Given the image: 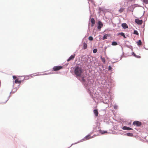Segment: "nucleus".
Masks as SVG:
<instances>
[{
  "instance_id": "1",
  "label": "nucleus",
  "mask_w": 148,
  "mask_h": 148,
  "mask_svg": "<svg viewBox=\"0 0 148 148\" xmlns=\"http://www.w3.org/2000/svg\"><path fill=\"white\" fill-rule=\"evenodd\" d=\"M81 79L82 81L84 82V84L85 86L86 89L89 93L91 97L96 102V100L98 99V95L96 93H94L92 92L93 89V84L90 82L88 81V84H86L85 83V79L84 77H82Z\"/></svg>"
},
{
  "instance_id": "2",
  "label": "nucleus",
  "mask_w": 148,
  "mask_h": 148,
  "mask_svg": "<svg viewBox=\"0 0 148 148\" xmlns=\"http://www.w3.org/2000/svg\"><path fill=\"white\" fill-rule=\"evenodd\" d=\"M74 69L75 74L77 76H80L82 73V69L81 67L79 66H76Z\"/></svg>"
},
{
  "instance_id": "3",
  "label": "nucleus",
  "mask_w": 148,
  "mask_h": 148,
  "mask_svg": "<svg viewBox=\"0 0 148 148\" xmlns=\"http://www.w3.org/2000/svg\"><path fill=\"white\" fill-rule=\"evenodd\" d=\"M53 73H51V72L48 73H43V72H38L37 73H35L34 74H32L31 75V76H32V75H33V76H36V75H45L47 74H52Z\"/></svg>"
},
{
  "instance_id": "4",
  "label": "nucleus",
  "mask_w": 148,
  "mask_h": 148,
  "mask_svg": "<svg viewBox=\"0 0 148 148\" xmlns=\"http://www.w3.org/2000/svg\"><path fill=\"white\" fill-rule=\"evenodd\" d=\"M95 135H94L92 136H90V134H88L87 136H86L82 140H81V141H82L84 140H86L90 138H93Z\"/></svg>"
},
{
  "instance_id": "5",
  "label": "nucleus",
  "mask_w": 148,
  "mask_h": 148,
  "mask_svg": "<svg viewBox=\"0 0 148 148\" xmlns=\"http://www.w3.org/2000/svg\"><path fill=\"white\" fill-rule=\"evenodd\" d=\"M133 124L137 126H140L141 125V123L138 121H135L133 122Z\"/></svg>"
},
{
  "instance_id": "6",
  "label": "nucleus",
  "mask_w": 148,
  "mask_h": 148,
  "mask_svg": "<svg viewBox=\"0 0 148 148\" xmlns=\"http://www.w3.org/2000/svg\"><path fill=\"white\" fill-rule=\"evenodd\" d=\"M62 68V67L61 66H54L53 68V71H58Z\"/></svg>"
},
{
  "instance_id": "7",
  "label": "nucleus",
  "mask_w": 148,
  "mask_h": 148,
  "mask_svg": "<svg viewBox=\"0 0 148 148\" xmlns=\"http://www.w3.org/2000/svg\"><path fill=\"white\" fill-rule=\"evenodd\" d=\"M142 20H139L138 18H136L135 19V23L138 25H141L143 23Z\"/></svg>"
},
{
  "instance_id": "8",
  "label": "nucleus",
  "mask_w": 148,
  "mask_h": 148,
  "mask_svg": "<svg viewBox=\"0 0 148 148\" xmlns=\"http://www.w3.org/2000/svg\"><path fill=\"white\" fill-rule=\"evenodd\" d=\"M75 54L71 55V56L68 59L67 61L69 62L71 60H73L75 57Z\"/></svg>"
},
{
  "instance_id": "9",
  "label": "nucleus",
  "mask_w": 148,
  "mask_h": 148,
  "mask_svg": "<svg viewBox=\"0 0 148 148\" xmlns=\"http://www.w3.org/2000/svg\"><path fill=\"white\" fill-rule=\"evenodd\" d=\"M98 26L97 27V28L98 29H101L103 26V24L102 22L101 21H99L98 23Z\"/></svg>"
},
{
  "instance_id": "10",
  "label": "nucleus",
  "mask_w": 148,
  "mask_h": 148,
  "mask_svg": "<svg viewBox=\"0 0 148 148\" xmlns=\"http://www.w3.org/2000/svg\"><path fill=\"white\" fill-rule=\"evenodd\" d=\"M124 130H130L132 129L130 127H127L126 126H124L122 128Z\"/></svg>"
},
{
  "instance_id": "11",
  "label": "nucleus",
  "mask_w": 148,
  "mask_h": 148,
  "mask_svg": "<svg viewBox=\"0 0 148 148\" xmlns=\"http://www.w3.org/2000/svg\"><path fill=\"white\" fill-rule=\"evenodd\" d=\"M122 26L123 29H125L128 28V26L126 23H123L122 24Z\"/></svg>"
},
{
  "instance_id": "12",
  "label": "nucleus",
  "mask_w": 148,
  "mask_h": 148,
  "mask_svg": "<svg viewBox=\"0 0 148 148\" xmlns=\"http://www.w3.org/2000/svg\"><path fill=\"white\" fill-rule=\"evenodd\" d=\"M91 22L92 23L91 26L93 27L95 24V21L94 19L93 18H92L91 19Z\"/></svg>"
},
{
  "instance_id": "13",
  "label": "nucleus",
  "mask_w": 148,
  "mask_h": 148,
  "mask_svg": "<svg viewBox=\"0 0 148 148\" xmlns=\"http://www.w3.org/2000/svg\"><path fill=\"white\" fill-rule=\"evenodd\" d=\"M94 113L96 116H98V110L97 109L94 110H93Z\"/></svg>"
},
{
  "instance_id": "14",
  "label": "nucleus",
  "mask_w": 148,
  "mask_h": 148,
  "mask_svg": "<svg viewBox=\"0 0 148 148\" xmlns=\"http://www.w3.org/2000/svg\"><path fill=\"white\" fill-rule=\"evenodd\" d=\"M99 132L101 134H104V133H107V132L106 131L102 130H99Z\"/></svg>"
},
{
  "instance_id": "15",
  "label": "nucleus",
  "mask_w": 148,
  "mask_h": 148,
  "mask_svg": "<svg viewBox=\"0 0 148 148\" xmlns=\"http://www.w3.org/2000/svg\"><path fill=\"white\" fill-rule=\"evenodd\" d=\"M103 102L105 104H107L109 102V100L108 99H105V100H103Z\"/></svg>"
},
{
  "instance_id": "16",
  "label": "nucleus",
  "mask_w": 148,
  "mask_h": 148,
  "mask_svg": "<svg viewBox=\"0 0 148 148\" xmlns=\"http://www.w3.org/2000/svg\"><path fill=\"white\" fill-rule=\"evenodd\" d=\"M83 47H84V49H86L87 48V44L85 42H84L83 43Z\"/></svg>"
},
{
  "instance_id": "17",
  "label": "nucleus",
  "mask_w": 148,
  "mask_h": 148,
  "mask_svg": "<svg viewBox=\"0 0 148 148\" xmlns=\"http://www.w3.org/2000/svg\"><path fill=\"white\" fill-rule=\"evenodd\" d=\"M118 45L117 43L115 41H113L112 43V45L113 46H116Z\"/></svg>"
},
{
  "instance_id": "18",
  "label": "nucleus",
  "mask_w": 148,
  "mask_h": 148,
  "mask_svg": "<svg viewBox=\"0 0 148 148\" xmlns=\"http://www.w3.org/2000/svg\"><path fill=\"white\" fill-rule=\"evenodd\" d=\"M137 43V45L138 46L142 44V42L140 40H139Z\"/></svg>"
},
{
  "instance_id": "19",
  "label": "nucleus",
  "mask_w": 148,
  "mask_h": 148,
  "mask_svg": "<svg viewBox=\"0 0 148 148\" xmlns=\"http://www.w3.org/2000/svg\"><path fill=\"white\" fill-rule=\"evenodd\" d=\"M126 134L127 136H133V134L132 133H127Z\"/></svg>"
},
{
  "instance_id": "20",
  "label": "nucleus",
  "mask_w": 148,
  "mask_h": 148,
  "mask_svg": "<svg viewBox=\"0 0 148 148\" xmlns=\"http://www.w3.org/2000/svg\"><path fill=\"white\" fill-rule=\"evenodd\" d=\"M21 81H18V79H16L15 81V83H20Z\"/></svg>"
},
{
  "instance_id": "21",
  "label": "nucleus",
  "mask_w": 148,
  "mask_h": 148,
  "mask_svg": "<svg viewBox=\"0 0 148 148\" xmlns=\"http://www.w3.org/2000/svg\"><path fill=\"white\" fill-rule=\"evenodd\" d=\"M107 35L106 34L104 35L102 39L103 40H104L105 39H106L107 38Z\"/></svg>"
},
{
  "instance_id": "22",
  "label": "nucleus",
  "mask_w": 148,
  "mask_h": 148,
  "mask_svg": "<svg viewBox=\"0 0 148 148\" xmlns=\"http://www.w3.org/2000/svg\"><path fill=\"white\" fill-rule=\"evenodd\" d=\"M133 56L136 57V58H140V56H137L136 55L135 53H134V52L133 53Z\"/></svg>"
},
{
  "instance_id": "23",
  "label": "nucleus",
  "mask_w": 148,
  "mask_h": 148,
  "mask_svg": "<svg viewBox=\"0 0 148 148\" xmlns=\"http://www.w3.org/2000/svg\"><path fill=\"white\" fill-rule=\"evenodd\" d=\"M124 10V8H121L119 10V11L121 13Z\"/></svg>"
},
{
  "instance_id": "24",
  "label": "nucleus",
  "mask_w": 148,
  "mask_h": 148,
  "mask_svg": "<svg viewBox=\"0 0 148 148\" xmlns=\"http://www.w3.org/2000/svg\"><path fill=\"white\" fill-rule=\"evenodd\" d=\"M133 33L134 34H136L138 35V33L137 30H134Z\"/></svg>"
},
{
  "instance_id": "25",
  "label": "nucleus",
  "mask_w": 148,
  "mask_h": 148,
  "mask_svg": "<svg viewBox=\"0 0 148 148\" xmlns=\"http://www.w3.org/2000/svg\"><path fill=\"white\" fill-rule=\"evenodd\" d=\"M114 108L115 109H117L118 108V106L116 104H114Z\"/></svg>"
},
{
  "instance_id": "26",
  "label": "nucleus",
  "mask_w": 148,
  "mask_h": 148,
  "mask_svg": "<svg viewBox=\"0 0 148 148\" xmlns=\"http://www.w3.org/2000/svg\"><path fill=\"white\" fill-rule=\"evenodd\" d=\"M118 35H120L123 36H124L125 34L124 33L122 32L119 33L118 34Z\"/></svg>"
},
{
  "instance_id": "27",
  "label": "nucleus",
  "mask_w": 148,
  "mask_h": 148,
  "mask_svg": "<svg viewBox=\"0 0 148 148\" xmlns=\"http://www.w3.org/2000/svg\"><path fill=\"white\" fill-rule=\"evenodd\" d=\"M97 51V49H93V52L94 53H96Z\"/></svg>"
},
{
  "instance_id": "28",
  "label": "nucleus",
  "mask_w": 148,
  "mask_h": 148,
  "mask_svg": "<svg viewBox=\"0 0 148 148\" xmlns=\"http://www.w3.org/2000/svg\"><path fill=\"white\" fill-rule=\"evenodd\" d=\"M143 2L146 4H148V0H143Z\"/></svg>"
},
{
  "instance_id": "29",
  "label": "nucleus",
  "mask_w": 148,
  "mask_h": 148,
  "mask_svg": "<svg viewBox=\"0 0 148 148\" xmlns=\"http://www.w3.org/2000/svg\"><path fill=\"white\" fill-rule=\"evenodd\" d=\"M88 39L90 40H93V38L91 36H89L88 38Z\"/></svg>"
},
{
  "instance_id": "30",
  "label": "nucleus",
  "mask_w": 148,
  "mask_h": 148,
  "mask_svg": "<svg viewBox=\"0 0 148 148\" xmlns=\"http://www.w3.org/2000/svg\"><path fill=\"white\" fill-rule=\"evenodd\" d=\"M101 59L102 60L103 62V63H105V58H102V57H101Z\"/></svg>"
},
{
  "instance_id": "31",
  "label": "nucleus",
  "mask_w": 148,
  "mask_h": 148,
  "mask_svg": "<svg viewBox=\"0 0 148 148\" xmlns=\"http://www.w3.org/2000/svg\"><path fill=\"white\" fill-rule=\"evenodd\" d=\"M112 69V67L110 66H108V70L110 71H111Z\"/></svg>"
},
{
  "instance_id": "32",
  "label": "nucleus",
  "mask_w": 148,
  "mask_h": 148,
  "mask_svg": "<svg viewBox=\"0 0 148 148\" xmlns=\"http://www.w3.org/2000/svg\"><path fill=\"white\" fill-rule=\"evenodd\" d=\"M13 79H16V76H13Z\"/></svg>"
},
{
  "instance_id": "33",
  "label": "nucleus",
  "mask_w": 148,
  "mask_h": 148,
  "mask_svg": "<svg viewBox=\"0 0 148 148\" xmlns=\"http://www.w3.org/2000/svg\"><path fill=\"white\" fill-rule=\"evenodd\" d=\"M123 36V37H124V38H126V37H125V35H124V36Z\"/></svg>"
},
{
  "instance_id": "34",
  "label": "nucleus",
  "mask_w": 148,
  "mask_h": 148,
  "mask_svg": "<svg viewBox=\"0 0 148 148\" xmlns=\"http://www.w3.org/2000/svg\"><path fill=\"white\" fill-rule=\"evenodd\" d=\"M91 16H92V15H91L90 16V18L91 17Z\"/></svg>"
},
{
  "instance_id": "35",
  "label": "nucleus",
  "mask_w": 148,
  "mask_h": 148,
  "mask_svg": "<svg viewBox=\"0 0 148 148\" xmlns=\"http://www.w3.org/2000/svg\"><path fill=\"white\" fill-rule=\"evenodd\" d=\"M89 10H90V13H91V11H90V9Z\"/></svg>"
},
{
  "instance_id": "36",
  "label": "nucleus",
  "mask_w": 148,
  "mask_h": 148,
  "mask_svg": "<svg viewBox=\"0 0 148 148\" xmlns=\"http://www.w3.org/2000/svg\"><path fill=\"white\" fill-rule=\"evenodd\" d=\"M8 100H7V101H6L5 102V103L7 101H8Z\"/></svg>"
},
{
  "instance_id": "37",
  "label": "nucleus",
  "mask_w": 148,
  "mask_h": 148,
  "mask_svg": "<svg viewBox=\"0 0 148 148\" xmlns=\"http://www.w3.org/2000/svg\"><path fill=\"white\" fill-rule=\"evenodd\" d=\"M72 145H73V144H72L70 146V147Z\"/></svg>"
}]
</instances>
